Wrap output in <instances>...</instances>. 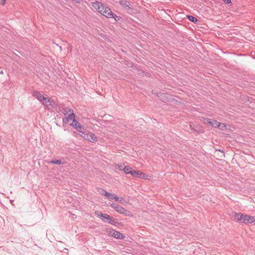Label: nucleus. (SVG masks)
Masks as SVG:
<instances>
[{
    "instance_id": "nucleus-1",
    "label": "nucleus",
    "mask_w": 255,
    "mask_h": 255,
    "mask_svg": "<svg viewBox=\"0 0 255 255\" xmlns=\"http://www.w3.org/2000/svg\"><path fill=\"white\" fill-rule=\"evenodd\" d=\"M95 214L97 217H100L105 222L108 223L113 225H116V220L111 218L109 215L103 214L98 211H96Z\"/></svg>"
},
{
    "instance_id": "nucleus-2",
    "label": "nucleus",
    "mask_w": 255,
    "mask_h": 255,
    "mask_svg": "<svg viewBox=\"0 0 255 255\" xmlns=\"http://www.w3.org/2000/svg\"><path fill=\"white\" fill-rule=\"evenodd\" d=\"M46 98L45 99H43V102H42V104L46 107L48 110L50 111L53 109H55L57 106V104L51 99V98H49L48 96L45 94Z\"/></svg>"
},
{
    "instance_id": "nucleus-3",
    "label": "nucleus",
    "mask_w": 255,
    "mask_h": 255,
    "mask_svg": "<svg viewBox=\"0 0 255 255\" xmlns=\"http://www.w3.org/2000/svg\"><path fill=\"white\" fill-rule=\"evenodd\" d=\"M111 206L116 210L117 212L121 214H123L126 216H129L130 214V212L127 210L125 208L121 207L119 205L113 203L111 205Z\"/></svg>"
},
{
    "instance_id": "nucleus-4",
    "label": "nucleus",
    "mask_w": 255,
    "mask_h": 255,
    "mask_svg": "<svg viewBox=\"0 0 255 255\" xmlns=\"http://www.w3.org/2000/svg\"><path fill=\"white\" fill-rule=\"evenodd\" d=\"M246 217H248V215H245L241 213H235L233 218L235 221L247 224H248V218H246Z\"/></svg>"
},
{
    "instance_id": "nucleus-5",
    "label": "nucleus",
    "mask_w": 255,
    "mask_h": 255,
    "mask_svg": "<svg viewBox=\"0 0 255 255\" xmlns=\"http://www.w3.org/2000/svg\"><path fill=\"white\" fill-rule=\"evenodd\" d=\"M81 135L86 139L90 142H94L97 140V136L95 134L92 132H83V134Z\"/></svg>"
},
{
    "instance_id": "nucleus-6",
    "label": "nucleus",
    "mask_w": 255,
    "mask_h": 255,
    "mask_svg": "<svg viewBox=\"0 0 255 255\" xmlns=\"http://www.w3.org/2000/svg\"><path fill=\"white\" fill-rule=\"evenodd\" d=\"M102 14L107 17V18H114L116 20V18L118 17L108 7L104 9V10L103 11Z\"/></svg>"
},
{
    "instance_id": "nucleus-7",
    "label": "nucleus",
    "mask_w": 255,
    "mask_h": 255,
    "mask_svg": "<svg viewBox=\"0 0 255 255\" xmlns=\"http://www.w3.org/2000/svg\"><path fill=\"white\" fill-rule=\"evenodd\" d=\"M93 6L101 14L103 13L104 9L107 7V6L104 5L102 3L98 1H96V2L93 3Z\"/></svg>"
},
{
    "instance_id": "nucleus-8",
    "label": "nucleus",
    "mask_w": 255,
    "mask_h": 255,
    "mask_svg": "<svg viewBox=\"0 0 255 255\" xmlns=\"http://www.w3.org/2000/svg\"><path fill=\"white\" fill-rule=\"evenodd\" d=\"M131 175L134 177H141L142 179H146L147 175L139 170H132Z\"/></svg>"
},
{
    "instance_id": "nucleus-9",
    "label": "nucleus",
    "mask_w": 255,
    "mask_h": 255,
    "mask_svg": "<svg viewBox=\"0 0 255 255\" xmlns=\"http://www.w3.org/2000/svg\"><path fill=\"white\" fill-rule=\"evenodd\" d=\"M110 234L112 236L118 239H123L125 238V236L123 234L113 229L110 231Z\"/></svg>"
},
{
    "instance_id": "nucleus-10",
    "label": "nucleus",
    "mask_w": 255,
    "mask_h": 255,
    "mask_svg": "<svg viewBox=\"0 0 255 255\" xmlns=\"http://www.w3.org/2000/svg\"><path fill=\"white\" fill-rule=\"evenodd\" d=\"M204 123L211 125L213 127L217 128L219 122L213 119L206 118L204 120Z\"/></svg>"
},
{
    "instance_id": "nucleus-11",
    "label": "nucleus",
    "mask_w": 255,
    "mask_h": 255,
    "mask_svg": "<svg viewBox=\"0 0 255 255\" xmlns=\"http://www.w3.org/2000/svg\"><path fill=\"white\" fill-rule=\"evenodd\" d=\"M75 118V115L74 114L73 111L71 113H69L68 116L65 117L63 119V123L64 124H66L69 122L70 120H74Z\"/></svg>"
},
{
    "instance_id": "nucleus-12",
    "label": "nucleus",
    "mask_w": 255,
    "mask_h": 255,
    "mask_svg": "<svg viewBox=\"0 0 255 255\" xmlns=\"http://www.w3.org/2000/svg\"><path fill=\"white\" fill-rule=\"evenodd\" d=\"M33 95L39 101L41 102H43L44 100L43 99H45L46 96L44 95H42L38 91H34L33 92Z\"/></svg>"
},
{
    "instance_id": "nucleus-13",
    "label": "nucleus",
    "mask_w": 255,
    "mask_h": 255,
    "mask_svg": "<svg viewBox=\"0 0 255 255\" xmlns=\"http://www.w3.org/2000/svg\"><path fill=\"white\" fill-rule=\"evenodd\" d=\"M60 111L65 116L73 111V110L69 107L63 108L59 107Z\"/></svg>"
},
{
    "instance_id": "nucleus-14",
    "label": "nucleus",
    "mask_w": 255,
    "mask_h": 255,
    "mask_svg": "<svg viewBox=\"0 0 255 255\" xmlns=\"http://www.w3.org/2000/svg\"><path fill=\"white\" fill-rule=\"evenodd\" d=\"M191 129L198 133H203L204 132L203 129L200 127L195 126L194 125H190Z\"/></svg>"
},
{
    "instance_id": "nucleus-15",
    "label": "nucleus",
    "mask_w": 255,
    "mask_h": 255,
    "mask_svg": "<svg viewBox=\"0 0 255 255\" xmlns=\"http://www.w3.org/2000/svg\"><path fill=\"white\" fill-rule=\"evenodd\" d=\"M120 4L127 9H128L130 8L129 7L130 3L129 1L121 0L120 1Z\"/></svg>"
},
{
    "instance_id": "nucleus-16",
    "label": "nucleus",
    "mask_w": 255,
    "mask_h": 255,
    "mask_svg": "<svg viewBox=\"0 0 255 255\" xmlns=\"http://www.w3.org/2000/svg\"><path fill=\"white\" fill-rule=\"evenodd\" d=\"M70 126L74 127L76 128H82L83 127V126L81 125H80L78 122L75 120V118L73 120V123L70 124Z\"/></svg>"
},
{
    "instance_id": "nucleus-17",
    "label": "nucleus",
    "mask_w": 255,
    "mask_h": 255,
    "mask_svg": "<svg viewBox=\"0 0 255 255\" xmlns=\"http://www.w3.org/2000/svg\"><path fill=\"white\" fill-rule=\"evenodd\" d=\"M132 170L133 169L131 167L128 166H125L123 169V171L126 174H130V175Z\"/></svg>"
},
{
    "instance_id": "nucleus-18",
    "label": "nucleus",
    "mask_w": 255,
    "mask_h": 255,
    "mask_svg": "<svg viewBox=\"0 0 255 255\" xmlns=\"http://www.w3.org/2000/svg\"><path fill=\"white\" fill-rule=\"evenodd\" d=\"M246 218H248V224H252L255 222V217L253 216H251L250 215H248V217H246Z\"/></svg>"
},
{
    "instance_id": "nucleus-19",
    "label": "nucleus",
    "mask_w": 255,
    "mask_h": 255,
    "mask_svg": "<svg viewBox=\"0 0 255 255\" xmlns=\"http://www.w3.org/2000/svg\"><path fill=\"white\" fill-rule=\"evenodd\" d=\"M187 16L188 17V19L190 21L194 22V23H197L198 20H197V19L195 17H194L193 16H192V15H187Z\"/></svg>"
},
{
    "instance_id": "nucleus-20",
    "label": "nucleus",
    "mask_w": 255,
    "mask_h": 255,
    "mask_svg": "<svg viewBox=\"0 0 255 255\" xmlns=\"http://www.w3.org/2000/svg\"><path fill=\"white\" fill-rule=\"evenodd\" d=\"M51 164H57V165H60L61 164V160H51L49 162Z\"/></svg>"
},
{
    "instance_id": "nucleus-21",
    "label": "nucleus",
    "mask_w": 255,
    "mask_h": 255,
    "mask_svg": "<svg viewBox=\"0 0 255 255\" xmlns=\"http://www.w3.org/2000/svg\"><path fill=\"white\" fill-rule=\"evenodd\" d=\"M98 192L102 195L105 196V193L106 192V191L101 188H98L97 189Z\"/></svg>"
},
{
    "instance_id": "nucleus-22",
    "label": "nucleus",
    "mask_w": 255,
    "mask_h": 255,
    "mask_svg": "<svg viewBox=\"0 0 255 255\" xmlns=\"http://www.w3.org/2000/svg\"><path fill=\"white\" fill-rule=\"evenodd\" d=\"M114 194H111L110 193L106 191L105 193V196H106L107 198H108L110 199H112V197H113Z\"/></svg>"
},
{
    "instance_id": "nucleus-23",
    "label": "nucleus",
    "mask_w": 255,
    "mask_h": 255,
    "mask_svg": "<svg viewBox=\"0 0 255 255\" xmlns=\"http://www.w3.org/2000/svg\"><path fill=\"white\" fill-rule=\"evenodd\" d=\"M218 127L219 128L221 129H223L224 128H226V125L224 124L218 123Z\"/></svg>"
},
{
    "instance_id": "nucleus-24",
    "label": "nucleus",
    "mask_w": 255,
    "mask_h": 255,
    "mask_svg": "<svg viewBox=\"0 0 255 255\" xmlns=\"http://www.w3.org/2000/svg\"><path fill=\"white\" fill-rule=\"evenodd\" d=\"M112 199H114L116 201H119L120 198L117 196L115 194H114Z\"/></svg>"
},
{
    "instance_id": "nucleus-25",
    "label": "nucleus",
    "mask_w": 255,
    "mask_h": 255,
    "mask_svg": "<svg viewBox=\"0 0 255 255\" xmlns=\"http://www.w3.org/2000/svg\"><path fill=\"white\" fill-rule=\"evenodd\" d=\"M116 166L117 167V168L119 170H123V169L124 168V167H123V166L122 165H116Z\"/></svg>"
},
{
    "instance_id": "nucleus-26",
    "label": "nucleus",
    "mask_w": 255,
    "mask_h": 255,
    "mask_svg": "<svg viewBox=\"0 0 255 255\" xmlns=\"http://www.w3.org/2000/svg\"><path fill=\"white\" fill-rule=\"evenodd\" d=\"M223 1L226 4H229L231 3V0H223Z\"/></svg>"
},
{
    "instance_id": "nucleus-27",
    "label": "nucleus",
    "mask_w": 255,
    "mask_h": 255,
    "mask_svg": "<svg viewBox=\"0 0 255 255\" xmlns=\"http://www.w3.org/2000/svg\"><path fill=\"white\" fill-rule=\"evenodd\" d=\"M121 203H123V202L125 201V199H123V198H120L119 200Z\"/></svg>"
},
{
    "instance_id": "nucleus-28",
    "label": "nucleus",
    "mask_w": 255,
    "mask_h": 255,
    "mask_svg": "<svg viewBox=\"0 0 255 255\" xmlns=\"http://www.w3.org/2000/svg\"><path fill=\"white\" fill-rule=\"evenodd\" d=\"M77 129H78V131H79L80 132H81V133H83V132H84V131H83L81 130V129H82V128H77Z\"/></svg>"
},
{
    "instance_id": "nucleus-29",
    "label": "nucleus",
    "mask_w": 255,
    "mask_h": 255,
    "mask_svg": "<svg viewBox=\"0 0 255 255\" xmlns=\"http://www.w3.org/2000/svg\"><path fill=\"white\" fill-rule=\"evenodd\" d=\"M2 1V5H4V4L5 3V0H1Z\"/></svg>"
},
{
    "instance_id": "nucleus-30",
    "label": "nucleus",
    "mask_w": 255,
    "mask_h": 255,
    "mask_svg": "<svg viewBox=\"0 0 255 255\" xmlns=\"http://www.w3.org/2000/svg\"><path fill=\"white\" fill-rule=\"evenodd\" d=\"M3 71L1 70V71L0 72V74H3Z\"/></svg>"
}]
</instances>
